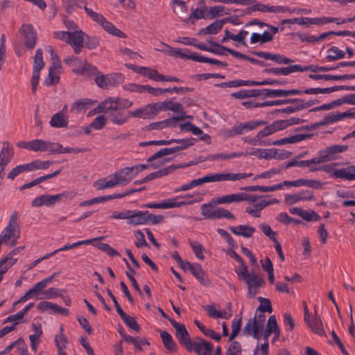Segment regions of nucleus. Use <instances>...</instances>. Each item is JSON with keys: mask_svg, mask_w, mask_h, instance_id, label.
Listing matches in <instances>:
<instances>
[{"mask_svg": "<svg viewBox=\"0 0 355 355\" xmlns=\"http://www.w3.org/2000/svg\"><path fill=\"white\" fill-rule=\"evenodd\" d=\"M249 200H245L248 205L245 207V211L254 218L261 217V211L266 207L279 203L276 198L266 200L265 196L250 194L248 193Z\"/></svg>", "mask_w": 355, "mask_h": 355, "instance_id": "1", "label": "nucleus"}, {"mask_svg": "<svg viewBox=\"0 0 355 355\" xmlns=\"http://www.w3.org/2000/svg\"><path fill=\"white\" fill-rule=\"evenodd\" d=\"M53 36L55 38L62 40L71 45L76 54L80 53L84 46L85 33L80 30L55 31Z\"/></svg>", "mask_w": 355, "mask_h": 355, "instance_id": "2", "label": "nucleus"}, {"mask_svg": "<svg viewBox=\"0 0 355 355\" xmlns=\"http://www.w3.org/2000/svg\"><path fill=\"white\" fill-rule=\"evenodd\" d=\"M238 276L242 278L248 285V295L254 297L258 293L260 287L264 284L263 279L255 273L250 274L248 268L234 270Z\"/></svg>", "mask_w": 355, "mask_h": 355, "instance_id": "3", "label": "nucleus"}, {"mask_svg": "<svg viewBox=\"0 0 355 355\" xmlns=\"http://www.w3.org/2000/svg\"><path fill=\"white\" fill-rule=\"evenodd\" d=\"M149 165L139 164L125 167L112 173L116 186H123L132 181L139 173L148 168Z\"/></svg>", "mask_w": 355, "mask_h": 355, "instance_id": "4", "label": "nucleus"}, {"mask_svg": "<svg viewBox=\"0 0 355 355\" xmlns=\"http://www.w3.org/2000/svg\"><path fill=\"white\" fill-rule=\"evenodd\" d=\"M83 8L87 15L94 21L100 25L107 33L120 38H125L126 37L125 33L118 29L114 24L108 21L102 14L95 12L92 9L88 8L86 3H85Z\"/></svg>", "mask_w": 355, "mask_h": 355, "instance_id": "5", "label": "nucleus"}, {"mask_svg": "<svg viewBox=\"0 0 355 355\" xmlns=\"http://www.w3.org/2000/svg\"><path fill=\"white\" fill-rule=\"evenodd\" d=\"M83 8L87 15L94 21L100 25L107 33L120 38H125L126 37L125 33L118 29L114 24L108 21L102 14L95 12L92 9L88 8L86 3H85Z\"/></svg>", "mask_w": 355, "mask_h": 355, "instance_id": "6", "label": "nucleus"}, {"mask_svg": "<svg viewBox=\"0 0 355 355\" xmlns=\"http://www.w3.org/2000/svg\"><path fill=\"white\" fill-rule=\"evenodd\" d=\"M266 315L263 313H256L253 319L248 320L243 328V334L252 336L254 339L259 340L263 337Z\"/></svg>", "mask_w": 355, "mask_h": 355, "instance_id": "7", "label": "nucleus"}, {"mask_svg": "<svg viewBox=\"0 0 355 355\" xmlns=\"http://www.w3.org/2000/svg\"><path fill=\"white\" fill-rule=\"evenodd\" d=\"M266 315L263 313H256L253 319L248 320L243 328V334L252 336L254 339L259 340L263 337Z\"/></svg>", "mask_w": 355, "mask_h": 355, "instance_id": "8", "label": "nucleus"}, {"mask_svg": "<svg viewBox=\"0 0 355 355\" xmlns=\"http://www.w3.org/2000/svg\"><path fill=\"white\" fill-rule=\"evenodd\" d=\"M72 198L73 196L69 191H64L56 195L44 194L35 198L31 202V205L34 207L42 206L52 207L57 202Z\"/></svg>", "mask_w": 355, "mask_h": 355, "instance_id": "9", "label": "nucleus"}, {"mask_svg": "<svg viewBox=\"0 0 355 355\" xmlns=\"http://www.w3.org/2000/svg\"><path fill=\"white\" fill-rule=\"evenodd\" d=\"M214 205L216 204L212 201V202L205 203L201 205V214L205 218L211 220L220 218L233 220L234 218L231 211L223 207H216Z\"/></svg>", "mask_w": 355, "mask_h": 355, "instance_id": "10", "label": "nucleus"}, {"mask_svg": "<svg viewBox=\"0 0 355 355\" xmlns=\"http://www.w3.org/2000/svg\"><path fill=\"white\" fill-rule=\"evenodd\" d=\"M64 62L72 68L73 73L77 74H96L97 68L76 56H69Z\"/></svg>", "mask_w": 355, "mask_h": 355, "instance_id": "11", "label": "nucleus"}, {"mask_svg": "<svg viewBox=\"0 0 355 355\" xmlns=\"http://www.w3.org/2000/svg\"><path fill=\"white\" fill-rule=\"evenodd\" d=\"M284 84V81L272 80L270 78H267L263 80L262 81H253V80H243L240 79L233 80L226 83H222L219 84L218 86L221 87H238L242 86H261V85H283Z\"/></svg>", "mask_w": 355, "mask_h": 355, "instance_id": "12", "label": "nucleus"}, {"mask_svg": "<svg viewBox=\"0 0 355 355\" xmlns=\"http://www.w3.org/2000/svg\"><path fill=\"white\" fill-rule=\"evenodd\" d=\"M348 146L347 145H331L322 150H320L318 159L320 163H324L334 161L339 158V155L347 151Z\"/></svg>", "mask_w": 355, "mask_h": 355, "instance_id": "13", "label": "nucleus"}, {"mask_svg": "<svg viewBox=\"0 0 355 355\" xmlns=\"http://www.w3.org/2000/svg\"><path fill=\"white\" fill-rule=\"evenodd\" d=\"M161 45L165 46L166 49H156V51L162 52L173 58L195 61L196 53H193L187 49H181L180 48H173L164 42H161Z\"/></svg>", "mask_w": 355, "mask_h": 355, "instance_id": "14", "label": "nucleus"}, {"mask_svg": "<svg viewBox=\"0 0 355 355\" xmlns=\"http://www.w3.org/2000/svg\"><path fill=\"white\" fill-rule=\"evenodd\" d=\"M193 196L191 194H185L164 200H162L163 209L179 208L182 206L193 205L200 201V200H180L181 198H191Z\"/></svg>", "mask_w": 355, "mask_h": 355, "instance_id": "15", "label": "nucleus"}, {"mask_svg": "<svg viewBox=\"0 0 355 355\" xmlns=\"http://www.w3.org/2000/svg\"><path fill=\"white\" fill-rule=\"evenodd\" d=\"M248 193L241 192L231 193L216 198L213 200L214 203L217 205L230 204L232 202H241L249 200Z\"/></svg>", "mask_w": 355, "mask_h": 355, "instance_id": "16", "label": "nucleus"}, {"mask_svg": "<svg viewBox=\"0 0 355 355\" xmlns=\"http://www.w3.org/2000/svg\"><path fill=\"white\" fill-rule=\"evenodd\" d=\"M94 81L101 88H107L118 84L120 76L119 74L103 75L98 70L96 72Z\"/></svg>", "mask_w": 355, "mask_h": 355, "instance_id": "17", "label": "nucleus"}, {"mask_svg": "<svg viewBox=\"0 0 355 355\" xmlns=\"http://www.w3.org/2000/svg\"><path fill=\"white\" fill-rule=\"evenodd\" d=\"M189 351H193L198 355H212L213 345L202 339H198L191 343Z\"/></svg>", "mask_w": 355, "mask_h": 355, "instance_id": "18", "label": "nucleus"}, {"mask_svg": "<svg viewBox=\"0 0 355 355\" xmlns=\"http://www.w3.org/2000/svg\"><path fill=\"white\" fill-rule=\"evenodd\" d=\"M20 32L25 39L26 46L28 49L34 48L37 42V33L33 26L29 24H23Z\"/></svg>", "mask_w": 355, "mask_h": 355, "instance_id": "19", "label": "nucleus"}, {"mask_svg": "<svg viewBox=\"0 0 355 355\" xmlns=\"http://www.w3.org/2000/svg\"><path fill=\"white\" fill-rule=\"evenodd\" d=\"M204 309L207 311V315L212 318H222L228 319L232 315L230 305L223 311L219 309V306L217 304H209L204 306Z\"/></svg>", "mask_w": 355, "mask_h": 355, "instance_id": "20", "label": "nucleus"}, {"mask_svg": "<svg viewBox=\"0 0 355 355\" xmlns=\"http://www.w3.org/2000/svg\"><path fill=\"white\" fill-rule=\"evenodd\" d=\"M171 323L175 329V335L180 343L184 345L187 349L189 348L192 342L185 326L174 320H171Z\"/></svg>", "mask_w": 355, "mask_h": 355, "instance_id": "21", "label": "nucleus"}, {"mask_svg": "<svg viewBox=\"0 0 355 355\" xmlns=\"http://www.w3.org/2000/svg\"><path fill=\"white\" fill-rule=\"evenodd\" d=\"M217 181L219 182H236L246 179L252 175L249 173H232L228 171H223L220 173H216Z\"/></svg>", "mask_w": 355, "mask_h": 355, "instance_id": "22", "label": "nucleus"}, {"mask_svg": "<svg viewBox=\"0 0 355 355\" xmlns=\"http://www.w3.org/2000/svg\"><path fill=\"white\" fill-rule=\"evenodd\" d=\"M55 142L45 141L43 139H33L31 141V151L33 152H48L53 154V147L58 146Z\"/></svg>", "mask_w": 355, "mask_h": 355, "instance_id": "23", "label": "nucleus"}, {"mask_svg": "<svg viewBox=\"0 0 355 355\" xmlns=\"http://www.w3.org/2000/svg\"><path fill=\"white\" fill-rule=\"evenodd\" d=\"M259 90L260 95H264L268 98L286 97L291 95L299 94L300 93V92L297 91L295 89L288 90L263 89Z\"/></svg>", "mask_w": 355, "mask_h": 355, "instance_id": "24", "label": "nucleus"}, {"mask_svg": "<svg viewBox=\"0 0 355 355\" xmlns=\"http://www.w3.org/2000/svg\"><path fill=\"white\" fill-rule=\"evenodd\" d=\"M56 274H53L50 277H48L37 283H36L31 289L28 291L32 298L40 297H39L44 292V289L53 281Z\"/></svg>", "mask_w": 355, "mask_h": 355, "instance_id": "25", "label": "nucleus"}, {"mask_svg": "<svg viewBox=\"0 0 355 355\" xmlns=\"http://www.w3.org/2000/svg\"><path fill=\"white\" fill-rule=\"evenodd\" d=\"M303 120L301 119L291 117L288 119L276 120L274 122H272L270 125L275 133L276 132L283 130L291 125L299 124Z\"/></svg>", "mask_w": 355, "mask_h": 355, "instance_id": "26", "label": "nucleus"}, {"mask_svg": "<svg viewBox=\"0 0 355 355\" xmlns=\"http://www.w3.org/2000/svg\"><path fill=\"white\" fill-rule=\"evenodd\" d=\"M95 103V101L89 98H81L75 101L71 107L70 112L76 114L85 113L87 110Z\"/></svg>", "mask_w": 355, "mask_h": 355, "instance_id": "27", "label": "nucleus"}, {"mask_svg": "<svg viewBox=\"0 0 355 355\" xmlns=\"http://www.w3.org/2000/svg\"><path fill=\"white\" fill-rule=\"evenodd\" d=\"M61 65L59 62H53L49 68V74L44 83L46 86H51L57 84L59 82V73L60 72Z\"/></svg>", "mask_w": 355, "mask_h": 355, "instance_id": "28", "label": "nucleus"}, {"mask_svg": "<svg viewBox=\"0 0 355 355\" xmlns=\"http://www.w3.org/2000/svg\"><path fill=\"white\" fill-rule=\"evenodd\" d=\"M313 198V196L310 193L302 191L293 194H286L284 200L288 205H293L300 201L311 200Z\"/></svg>", "mask_w": 355, "mask_h": 355, "instance_id": "29", "label": "nucleus"}, {"mask_svg": "<svg viewBox=\"0 0 355 355\" xmlns=\"http://www.w3.org/2000/svg\"><path fill=\"white\" fill-rule=\"evenodd\" d=\"M129 216L127 223L130 225L137 226L146 225V211L130 210Z\"/></svg>", "mask_w": 355, "mask_h": 355, "instance_id": "30", "label": "nucleus"}, {"mask_svg": "<svg viewBox=\"0 0 355 355\" xmlns=\"http://www.w3.org/2000/svg\"><path fill=\"white\" fill-rule=\"evenodd\" d=\"M117 101L116 97H110L105 99L103 102L100 103L95 110L96 113H107L110 111L114 112L118 110Z\"/></svg>", "mask_w": 355, "mask_h": 355, "instance_id": "31", "label": "nucleus"}, {"mask_svg": "<svg viewBox=\"0 0 355 355\" xmlns=\"http://www.w3.org/2000/svg\"><path fill=\"white\" fill-rule=\"evenodd\" d=\"M304 321L308 327L315 334L319 336H323L325 334L322 322L319 317L316 315H311L308 318V320H305Z\"/></svg>", "mask_w": 355, "mask_h": 355, "instance_id": "32", "label": "nucleus"}, {"mask_svg": "<svg viewBox=\"0 0 355 355\" xmlns=\"http://www.w3.org/2000/svg\"><path fill=\"white\" fill-rule=\"evenodd\" d=\"M123 340L126 343H131L134 345L135 349L138 351L143 350L142 347L143 346H149L150 343L149 342L144 338L140 337H132L130 335H128L126 334L120 333Z\"/></svg>", "mask_w": 355, "mask_h": 355, "instance_id": "33", "label": "nucleus"}, {"mask_svg": "<svg viewBox=\"0 0 355 355\" xmlns=\"http://www.w3.org/2000/svg\"><path fill=\"white\" fill-rule=\"evenodd\" d=\"M280 329L277 325V320L275 315H271L269 317L266 329L263 332V339L264 343H268V340L269 336L272 334H278V331H279Z\"/></svg>", "mask_w": 355, "mask_h": 355, "instance_id": "34", "label": "nucleus"}, {"mask_svg": "<svg viewBox=\"0 0 355 355\" xmlns=\"http://www.w3.org/2000/svg\"><path fill=\"white\" fill-rule=\"evenodd\" d=\"M230 230L234 234L245 238L251 237L256 232V229L254 227L246 225H240L236 227H230Z\"/></svg>", "mask_w": 355, "mask_h": 355, "instance_id": "35", "label": "nucleus"}, {"mask_svg": "<svg viewBox=\"0 0 355 355\" xmlns=\"http://www.w3.org/2000/svg\"><path fill=\"white\" fill-rule=\"evenodd\" d=\"M266 122L261 120H253L245 123H236V125L239 135H242L253 130L258 126L263 125Z\"/></svg>", "mask_w": 355, "mask_h": 355, "instance_id": "36", "label": "nucleus"}, {"mask_svg": "<svg viewBox=\"0 0 355 355\" xmlns=\"http://www.w3.org/2000/svg\"><path fill=\"white\" fill-rule=\"evenodd\" d=\"M49 123L53 128H67L68 125V117L64 112H57L52 116Z\"/></svg>", "mask_w": 355, "mask_h": 355, "instance_id": "37", "label": "nucleus"}, {"mask_svg": "<svg viewBox=\"0 0 355 355\" xmlns=\"http://www.w3.org/2000/svg\"><path fill=\"white\" fill-rule=\"evenodd\" d=\"M112 174L109 175L106 178H101L94 183V187L97 190H103L116 187Z\"/></svg>", "mask_w": 355, "mask_h": 355, "instance_id": "38", "label": "nucleus"}, {"mask_svg": "<svg viewBox=\"0 0 355 355\" xmlns=\"http://www.w3.org/2000/svg\"><path fill=\"white\" fill-rule=\"evenodd\" d=\"M312 137V135L307 134H300L296 135L290 137L283 138L279 140H276L273 142L274 145H285L288 144H295L304 141L306 139H309Z\"/></svg>", "mask_w": 355, "mask_h": 355, "instance_id": "39", "label": "nucleus"}, {"mask_svg": "<svg viewBox=\"0 0 355 355\" xmlns=\"http://www.w3.org/2000/svg\"><path fill=\"white\" fill-rule=\"evenodd\" d=\"M297 69H299V68L297 67V64H295L286 67L266 69L264 70V72L267 73H272L277 76H287L289 75L290 73L297 72Z\"/></svg>", "mask_w": 355, "mask_h": 355, "instance_id": "40", "label": "nucleus"}, {"mask_svg": "<svg viewBox=\"0 0 355 355\" xmlns=\"http://www.w3.org/2000/svg\"><path fill=\"white\" fill-rule=\"evenodd\" d=\"M160 103L162 111L164 112L170 110L175 113L184 114L183 112L184 108L182 105L177 102H174L172 99L166 100Z\"/></svg>", "mask_w": 355, "mask_h": 355, "instance_id": "41", "label": "nucleus"}, {"mask_svg": "<svg viewBox=\"0 0 355 355\" xmlns=\"http://www.w3.org/2000/svg\"><path fill=\"white\" fill-rule=\"evenodd\" d=\"M17 259L7 256L0 261V282L3 275L17 262Z\"/></svg>", "mask_w": 355, "mask_h": 355, "instance_id": "42", "label": "nucleus"}, {"mask_svg": "<svg viewBox=\"0 0 355 355\" xmlns=\"http://www.w3.org/2000/svg\"><path fill=\"white\" fill-rule=\"evenodd\" d=\"M309 77L313 80H343L352 78L349 75H329V74H310Z\"/></svg>", "mask_w": 355, "mask_h": 355, "instance_id": "43", "label": "nucleus"}, {"mask_svg": "<svg viewBox=\"0 0 355 355\" xmlns=\"http://www.w3.org/2000/svg\"><path fill=\"white\" fill-rule=\"evenodd\" d=\"M225 21L223 19L216 20L214 22H213L212 24L207 26L206 28L202 29L200 31V33H203V34H211V35L216 34L222 30L223 26L225 24Z\"/></svg>", "mask_w": 355, "mask_h": 355, "instance_id": "44", "label": "nucleus"}, {"mask_svg": "<svg viewBox=\"0 0 355 355\" xmlns=\"http://www.w3.org/2000/svg\"><path fill=\"white\" fill-rule=\"evenodd\" d=\"M109 116H110V120L112 123L117 125H122L128 121V120L130 118V114H128L127 115L123 112H118L116 110L114 112H112L110 114Z\"/></svg>", "mask_w": 355, "mask_h": 355, "instance_id": "45", "label": "nucleus"}, {"mask_svg": "<svg viewBox=\"0 0 355 355\" xmlns=\"http://www.w3.org/2000/svg\"><path fill=\"white\" fill-rule=\"evenodd\" d=\"M137 73L148 77L155 81H159V73L157 71L145 67H138L135 70Z\"/></svg>", "mask_w": 355, "mask_h": 355, "instance_id": "46", "label": "nucleus"}, {"mask_svg": "<svg viewBox=\"0 0 355 355\" xmlns=\"http://www.w3.org/2000/svg\"><path fill=\"white\" fill-rule=\"evenodd\" d=\"M160 336L164 347L171 352H176L177 346L172 338V336L166 331H162L160 332Z\"/></svg>", "mask_w": 355, "mask_h": 355, "instance_id": "47", "label": "nucleus"}, {"mask_svg": "<svg viewBox=\"0 0 355 355\" xmlns=\"http://www.w3.org/2000/svg\"><path fill=\"white\" fill-rule=\"evenodd\" d=\"M260 95L259 89H243L231 94V96L237 99H245L249 97H257Z\"/></svg>", "mask_w": 355, "mask_h": 355, "instance_id": "48", "label": "nucleus"}, {"mask_svg": "<svg viewBox=\"0 0 355 355\" xmlns=\"http://www.w3.org/2000/svg\"><path fill=\"white\" fill-rule=\"evenodd\" d=\"M300 93L298 95L306 94H329L338 90L337 87H331L327 88H309L304 90L296 89Z\"/></svg>", "mask_w": 355, "mask_h": 355, "instance_id": "49", "label": "nucleus"}, {"mask_svg": "<svg viewBox=\"0 0 355 355\" xmlns=\"http://www.w3.org/2000/svg\"><path fill=\"white\" fill-rule=\"evenodd\" d=\"M179 151L180 150L177 146H174V147H171V148H164L159 150L158 152H157L156 153H155L154 155L150 156L147 159V162H151L157 158H159L161 157L166 156V155H169L173 154L175 153L179 152Z\"/></svg>", "mask_w": 355, "mask_h": 355, "instance_id": "50", "label": "nucleus"}, {"mask_svg": "<svg viewBox=\"0 0 355 355\" xmlns=\"http://www.w3.org/2000/svg\"><path fill=\"white\" fill-rule=\"evenodd\" d=\"M63 326L60 327V333L55 336V344L58 348V352L64 351L68 344V339L63 334Z\"/></svg>", "mask_w": 355, "mask_h": 355, "instance_id": "51", "label": "nucleus"}, {"mask_svg": "<svg viewBox=\"0 0 355 355\" xmlns=\"http://www.w3.org/2000/svg\"><path fill=\"white\" fill-rule=\"evenodd\" d=\"M43 53L41 49H37L33 60V71L40 72L44 68Z\"/></svg>", "mask_w": 355, "mask_h": 355, "instance_id": "52", "label": "nucleus"}, {"mask_svg": "<svg viewBox=\"0 0 355 355\" xmlns=\"http://www.w3.org/2000/svg\"><path fill=\"white\" fill-rule=\"evenodd\" d=\"M345 53L337 46H332L327 50V58L329 61H335L345 58Z\"/></svg>", "mask_w": 355, "mask_h": 355, "instance_id": "53", "label": "nucleus"}, {"mask_svg": "<svg viewBox=\"0 0 355 355\" xmlns=\"http://www.w3.org/2000/svg\"><path fill=\"white\" fill-rule=\"evenodd\" d=\"M54 144H55L58 146H55V148L53 147V149L55 150H53V154H55V153H58V154H62V153H82V152L86 151L85 149L79 148H69V147L64 148L58 142H55Z\"/></svg>", "mask_w": 355, "mask_h": 355, "instance_id": "54", "label": "nucleus"}, {"mask_svg": "<svg viewBox=\"0 0 355 355\" xmlns=\"http://www.w3.org/2000/svg\"><path fill=\"white\" fill-rule=\"evenodd\" d=\"M30 171H31V170L29 163L18 165L10 171V172L8 175V178L10 180H14L15 177H17L20 173Z\"/></svg>", "mask_w": 355, "mask_h": 355, "instance_id": "55", "label": "nucleus"}, {"mask_svg": "<svg viewBox=\"0 0 355 355\" xmlns=\"http://www.w3.org/2000/svg\"><path fill=\"white\" fill-rule=\"evenodd\" d=\"M249 155H254L259 159H272V148L269 149H261L254 148L252 151L248 153Z\"/></svg>", "mask_w": 355, "mask_h": 355, "instance_id": "56", "label": "nucleus"}, {"mask_svg": "<svg viewBox=\"0 0 355 355\" xmlns=\"http://www.w3.org/2000/svg\"><path fill=\"white\" fill-rule=\"evenodd\" d=\"M258 300L260 302V305L257 308V312L258 313H263L264 312H268L269 313H272V308L271 306L270 301L262 297H259Z\"/></svg>", "mask_w": 355, "mask_h": 355, "instance_id": "57", "label": "nucleus"}, {"mask_svg": "<svg viewBox=\"0 0 355 355\" xmlns=\"http://www.w3.org/2000/svg\"><path fill=\"white\" fill-rule=\"evenodd\" d=\"M57 304L49 301H42L37 305V309L42 312H48L50 314L55 313Z\"/></svg>", "mask_w": 355, "mask_h": 355, "instance_id": "58", "label": "nucleus"}, {"mask_svg": "<svg viewBox=\"0 0 355 355\" xmlns=\"http://www.w3.org/2000/svg\"><path fill=\"white\" fill-rule=\"evenodd\" d=\"M343 121L340 112H330L323 117V124L325 125Z\"/></svg>", "mask_w": 355, "mask_h": 355, "instance_id": "59", "label": "nucleus"}, {"mask_svg": "<svg viewBox=\"0 0 355 355\" xmlns=\"http://www.w3.org/2000/svg\"><path fill=\"white\" fill-rule=\"evenodd\" d=\"M196 139L193 137L190 138H184L180 139H174L173 143L178 144L177 146L178 147L179 150H183L187 149V148L194 145Z\"/></svg>", "mask_w": 355, "mask_h": 355, "instance_id": "60", "label": "nucleus"}, {"mask_svg": "<svg viewBox=\"0 0 355 355\" xmlns=\"http://www.w3.org/2000/svg\"><path fill=\"white\" fill-rule=\"evenodd\" d=\"M219 135L223 139H228L230 137H234L236 135H239L236 123L234 124L231 128H224L219 131Z\"/></svg>", "mask_w": 355, "mask_h": 355, "instance_id": "61", "label": "nucleus"}, {"mask_svg": "<svg viewBox=\"0 0 355 355\" xmlns=\"http://www.w3.org/2000/svg\"><path fill=\"white\" fill-rule=\"evenodd\" d=\"M120 316L128 327L136 331L139 330V326L137 322L133 318L127 315L125 312L121 314Z\"/></svg>", "mask_w": 355, "mask_h": 355, "instance_id": "62", "label": "nucleus"}, {"mask_svg": "<svg viewBox=\"0 0 355 355\" xmlns=\"http://www.w3.org/2000/svg\"><path fill=\"white\" fill-rule=\"evenodd\" d=\"M146 105L149 119L155 117L160 112H162V105L160 102L149 103Z\"/></svg>", "mask_w": 355, "mask_h": 355, "instance_id": "63", "label": "nucleus"}, {"mask_svg": "<svg viewBox=\"0 0 355 355\" xmlns=\"http://www.w3.org/2000/svg\"><path fill=\"white\" fill-rule=\"evenodd\" d=\"M191 273L193 275V276L200 282L201 284L205 283V272L202 270L201 266L198 263H194L193 267L191 270Z\"/></svg>", "mask_w": 355, "mask_h": 355, "instance_id": "64", "label": "nucleus"}]
</instances>
